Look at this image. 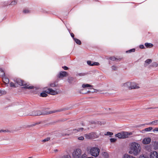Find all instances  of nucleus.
<instances>
[{
	"label": "nucleus",
	"mask_w": 158,
	"mask_h": 158,
	"mask_svg": "<svg viewBox=\"0 0 158 158\" xmlns=\"http://www.w3.org/2000/svg\"><path fill=\"white\" fill-rule=\"evenodd\" d=\"M130 150L129 153L136 156L138 155L141 152V148L139 144L135 142H132L129 144Z\"/></svg>",
	"instance_id": "obj_1"
},
{
	"label": "nucleus",
	"mask_w": 158,
	"mask_h": 158,
	"mask_svg": "<svg viewBox=\"0 0 158 158\" xmlns=\"http://www.w3.org/2000/svg\"><path fill=\"white\" fill-rule=\"evenodd\" d=\"M86 150L91 156L95 157L98 156L100 152V150L98 148L91 146L88 147L86 148Z\"/></svg>",
	"instance_id": "obj_2"
},
{
	"label": "nucleus",
	"mask_w": 158,
	"mask_h": 158,
	"mask_svg": "<svg viewBox=\"0 0 158 158\" xmlns=\"http://www.w3.org/2000/svg\"><path fill=\"white\" fill-rule=\"evenodd\" d=\"M73 158H85L87 155L85 153L82 154L81 150L80 148L74 149L72 153Z\"/></svg>",
	"instance_id": "obj_3"
},
{
	"label": "nucleus",
	"mask_w": 158,
	"mask_h": 158,
	"mask_svg": "<svg viewBox=\"0 0 158 158\" xmlns=\"http://www.w3.org/2000/svg\"><path fill=\"white\" fill-rule=\"evenodd\" d=\"M14 81L20 85L23 86V88L29 89L34 88L33 86L30 85L29 84L26 83L24 81L18 78L15 79Z\"/></svg>",
	"instance_id": "obj_4"
},
{
	"label": "nucleus",
	"mask_w": 158,
	"mask_h": 158,
	"mask_svg": "<svg viewBox=\"0 0 158 158\" xmlns=\"http://www.w3.org/2000/svg\"><path fill=\"white\" fill-rule=\"evenodd\" d=\"M122 86L125 88H127L129 89H137L139 88L138 84L133 82H127L124 83Z\"/></svg>",
	"instance_id": "obj_5"
},
{
	"label": "nucleus",
	"mask_w": 158,
	"mask_h": 158,
	"mask_svg": "<svg viewBox=\"0 0 158 158\" xmlns=\"http://www.w3.org/2000/svg\"><path fill=\"white\" fill-rule=\"evenodd\" d=\"M131 132H128L126 131L121 132L115 135V136L120 139H125L128 138L129 136L131 135Z\"/></svg>",
	"instance_id": "obj_6"
},
{
	"label": "nucleus",
	"mask_w": 158,
	"mask_h": 158,
	"mask_svg": "<svg viewBox=\"0 0 158 158\" xmlns=\"http://www.w3.org/2000/svg\"><path fill=\"white\" fill-rule=\"evenodd\" d=\"M54 112L53 111H50L45 114H43L39 110H34L32 111L31 113H30V115L32 116H36L41 115L49 114Z\"/></svg>",
	"instance_id": "obj_7"
},
{
	"label": "nucleus",
	"mask_w": 158,
	"mask_h": 158,
	"mask_svg": "<svg viewBox=\"0 0 158 158\" xmlns=\"http://www.w3.org/2000/svg\"><path fill=\"white\" fill-rule=\"evenodd\" d=\"M84 136L87 139H91L98 137V136L96 135V133L95 132H91L85 134Z\"/></svg>",
	"instance_id": "obj_8"
},
{
	"label": "nucleus",
	"mask_w": 158,
	"mask_h": 158,
	"mask_svg": "<svg viewBox=\"0 0 158 158\" xmlns=\"http://www.w3.org/2000/svg\"><path fill=\"white\" fill-rule=\"evenodd\" d=\"M93 87V86L90 84L85 83L83 84L82 85V87L83 89L81 90L80 93H83L81 91L83 90H87L88 89H91V88Z\"/></svg>",
	"instance_id": "obj_9"
},
{
	"label": "nucleus",
	"mask_w": 158,
	"mask_h": 158,
	"mask_svg": "<svg viewBox=\"0 0 158 158\" xmlns=\"http://www.w3.org/2000/svg\"><path fill=\"white\" fill-rule=\"evenodd\" d=\"M46 93L53 95H55L59 93L56 90H53L51 88H48L46 91Z\"/></svg>",
	"instance_id": "obj_10"
},
{
	"label": "nucleus",
	"mask_w": 158,
	"mask_h": 158,
	"mask_svg": "<svg viewBox=\"0 0 158 158\" xmlns=\"http://www.w3.org/2000/svg\"><path fill=\"white\" fill-rule=\"evenodd\" d=\"M151 141V139L149 137H146L144 138L142 141V143L144 144H149Z\"/></svg>",
	"instance_id": "obj_11"
},
{
	"label": "nucleus",
	"mask_w": 158,
	"mask_h": 158,
	"mask_svg": "<svg viewBox=\"0 0 158 158\" xmlns=\"http://www.w3.org/2000/svg\"><path fill=\"white\" fill-rule=\"evenodd\" d=\"M150 158H158V153L156 151L151 152L150 154Z\"/></svg>",
	"instance_id": "obj_12"
},
{
	"label": "nucleus",
	"mask_w": 158,
	"mask_h": 158,
	"mask_svg": "<svg viewBox=\"0 0 158 158\" xmlns=\"http://www.w3.org/2000/svg\"><path fill=\"white\" fill-rule=\"evenodd\" d=\"M68 75V74L67 72L65 71H61L58 77L59 78H63L64 77H66Z\"/></svg>",
	"instance_id": "obj_13"
},
{
	"label": "nucleus",
	"mask_w": 158,
	"mask_h": 158,
	"mask_svg": "<svg viewBox=\"0 0 158 158\" xmlns=\"http://www.w3.org/2000/svg\"><path fill=\"white\" fill-rule=\"evenodd\" d=\"M84 128L82 127L78 128V129H74L72 130L71 134L76 133L79 131H84Z\"/></svg>",
	"instance_id": "obj_14"
},
{
	"label": "nucleus",
	"mask_w": 158,
	"mask_h": 158,
	"mask_svg": "<svg viewBox=\"0 0 158 158\" xmlns=\"http://www.w3.org/2000/svg\"><path fill=\"white\" fill-rule=\"evenodd\" d=\"M152 62V60L151 59H148L146 60L145 62L144 63V67H147L148 66L149 64L151 63Z\"/></svg>",
	"instance_id": "obj_15"
},
{
	"label": "nucleus",
	"mask_w": 158,
	"mask_h": 158,
	"mask_svg": "<svg viewBox=\"0 0 158 158\" xmlns=\"http://www.w3.org/2000/svg\"><path fill=\"white\" fill-rule=\"evenodd\" d=\"M123 158H136L135 157L130 155L128 154H125L124 155Z\"/></svg>",
	"instance_id": "obj_16"
},
{
	"label": "nucleus",
	"mask_w": 158,
	"mask_h": 158,
	"mask_svg": "<svg viewBox=\"0 0 158 158\" xmlns=\"http://www.w3.org/2000/svg\"><path fill=\"white\" fill-rule=\"evenodd\" d=\"M102 155L105 158H108L109 157V155L108 153L105 152H102Z\"/></svg>",
	"instance_id": "obj_17"
},
{
	"label": "nucleus",
	"mask_w": 158,
	"mask_h": 158,
	"mask_svg": "<svg viewBox=\"0 0 158 158\" xmlns=\"http://www.w3.org/2000/svg\"><path fill=\"white\" fill-rule=\"evenodd\" d=\"M145 45L147 48H151L153 46L152 44L151 43H145Z\"/></svg>",
	"instance_id": "obj_18"
},
{
	"label": "nucleus",
	"mask_w": 158,
	"mask_h": 158,
	"mask_svg": "<svg viewBox=\"0 0 158 158\" xmlns=\"http://www.w3.org/2000/svg\"><path fill=\"white\" fill-rule=\"evenodd\" d=\"M90 89L91 90V91L88 90L87 91V93H86L88 94V93H90V92H92V93L97 92L98 91V90H97L96 89H93V88H91V89Z\"/></svg>",
	"instance_id": "obj_19"
},
{
	"label": "nucleus",
	"mask_w": 158,
	"mask_h": 158,
	"mask_svg": "<svg viewBox=\"0 0 158 158\" xmlns=\"http://www.w3.org/2000/svg\"><path fill=\"white\" fill-rule=\"evenodd\" d=\"M74 40L76 42V43H77L78 44H81V41L78 39L74 38Z\"/></svg>",
	"instance_id": "obj_20"
},
{
	"label": "nucleus",
	"mask_w": 158,
	"mask_h": 158,
	"mask_svg": "<svg viewBox=\"0 0 158 158\" xmlns=\"http://www.w3.org/2000/svg\"><path fill=\"white\" fill-rule=\"evenodd\" d=\"M148 124V125H150V124H152L154 125H157V120H155L154 121H153L151 123Z\"/></svg>",
	"instance_id": "obj_21"
},
{
	"label": "nucleus",
	"mask_w": 158,
	"mask_h": 158,
	"mask_svg": "<svg viewBox=\"0 0 158 158\" xmlns=\"http://www.w3.org/2000/svg\"><path fill=\"white\" fill-rule=\"evenodd\" d=\"M158 66V64L156 62H153L151 65L150 66V67H156Z\"/></svg>",
	"instance_id": "obj_22"
},
{
	"label": "nucleus",
	"mask_w": 158,
	"mask_h": 158,
	"mask_svg": "<svg viewBox=\"0 0 158 158\" xmlns=\"http://www.w3.org/2000/svg\"><path fill=\"white\" fill-rule=\"evenodd\" d=\"M109 59L111 60L114 61V60H120L121 59H118L117 58H116L114 57H111L109 58Z\"/></svg>",
	"instance_id": "obj_23"
},
{
	"label": "nucleus",
	"mask_w": 158,
	"mask_h": 158,
	"mask_svg": "<svg viewBox=\"0 0 158 158\" xmlns=\"http://www.w3.org/2000/svg\"><path fill=\"white\" fill-rule=\"evenodd\" d=\"M46 92H42L40 94V96L42 97H46L48 96V94Z\"/></svg>",
	"instance_id": "obj_24"
},
{
	"label": "nucleus",
	"mask_w": 158,
	"mask_h": 158,
	"mask_svg": "<svg viewBox=\"0 0 158 158\" xmlns=\"http://www.w3.org/2000/svg\"><path fill=\"white\" fill-rule=\"evenodd\" d=\"M61 158H72L71 156L69 155H64L63 156H62Z\"/></svg>",
	"instance_id": "obj_25"
},
{
	"label": "nucleus",
	"mask_w": 158,
	"mask_h": 158,
	"mask_svg": "<svg viewBox=\"0 0 158 158\" xmlns=\"http://www.w3.org/2000/svg\"><path fill=\"white\" fill-rule=\"evenodd\" d=\"M0 75L4 77L5 76V73L3 72V70L2 69H0Z\"/></svg>",
	"instance_id": "obj_26"
},
{
	"label": "nucleus",
	"mask_w": 158,
	"mask_h": 158,
	"mask_svg": "<svg viewBox=\"0 0 158 158\" xmlns=\"http://www.w3.org/2000/svg\"><path fill=\"white\" fill-rule=\"evenodd\" d=\"M152 129V127H149L148 128H146L144 129V130L145 131H151Z\"/></svg>",
	"instance_id": "obj_27"
},
{
	"label": "nucleus",
	"mask_w": 158,
	"mask_h": 158,
	"mask_svg": "<svg viewBox=\"0 0 158 158\" xmlns=\"http://www.w3.org/2000/svg\"><path fill=\"white\" fill-rule=\"evenodd\" d=\"M73 77H69L68 78V81L69 82L71 83L72 81H73Z\"/></svg>",
	"instance_id": "obj_28"
},
{
	"label": "nucleus",
	"mask_w": 158,
	"mask_h": 158,
	"mask_svg": "<svg viewBox=\"0 0 158 158\" xmlns=\"http://www.w3.org/2000/svg\"><path fill=\"white\" fill-rule=\"evenodd\" d=\"M135 49L133 48L126 52V53H131V52H134L135 51Z\"/></svg>",
	"instance_id": "obj_29"
},
{
	"label": "nucleus",
	"mask_w": 158,
	"mask_h": 158,
	"mask_svg": "<svg viewBox=\"0 0 158 158\" xmlns=\"http://www.w3.org/2000/svg\"><path fill=\"white\" fill-rule=\"evenodd\" d=\"M113 135V133H112L111 132H110L109 131L107 132L106 134H105V135H110V136H111V135Z\"/></svg>",
	"instance_id": "obj_30"
},
{
	"label": "nucleus",
	"mask_w": 158,
	"mask_h": 158,
	"mask_svg": "<svg viewBox=\"0 0 158 158\" xmlns=\"http://www.w3.org/2000/svg\"><path fill=\"white\" fill-rule=\"evenodd\" d=\"M50 139V138L49 137H48L42 140V142H45L46 141H49Z\"/></svg>",
	"instance_id": "obj_31"
},
{
	"label": "nucleus",
	"mask_w": 158,
	"mask_h": 158,
	"mask_svg": "<svg viewBox=\"0 0 158 158\" xmlns=\"http://www.w3.org/2000/svg\"><path fill=\"white\" fill-rule=\"evenodd\" d=\"M139 158H148L146 155H142L140 156Z\"/></svg>",
	"instance_id": "obj_32"
},
{
	"label": "nucleus",
	"mask_w": 158,
	"mask_h": 158,
	"mask_svg": "<svg viewBox=\"0 0 158 158\" xmlns=\"http://www.w3.org/2000/svg\"><path fill=\"white\" fill-rule=\"evenodd\" d=\"M17 2L15 1H12L10 4L11 5H14L17 4Z\"/></svg>",
	"instance_id": "obj_33"
},
{
	"label": "nucleus",
	"mask_w": 158,
	"mask_h": 158,
	"mask_svg": "<svg viewBox=\"0 0 158 158\" xmlns=\"http://www.w3.org/2000/svg\"><path fill=\"white\" fill-rule=\"evenodd\" d=\"M49 86L51 87H54L56 86V85L55 83H51L50 84Z\"/></svg>",
	"instance_id": "obj_34"
},
{
	"label": "nucleus",
	"mask_w": 158,
	"mask_h": 158,
	"mask_svg": "<svg viewBox=\"0 0 158 158\" xmlns=\"http://www.w3.org/2000/svg\"><path fill=\"white\" fill-rule=\"evenodd\" d=\"M10 86L11 87H16L15 84L12 82H11L10 83Z\"/></svg>",
	"instance_id": "obj_35"
},
{
	"label": "nucleus",
	"mask_w": 158,
	"mask_h": 158,
	"mask_svg": "<svg viewBox=\"0 0 158 158\" xmlns=\"http://www.w3.org/2000/svg\"><path fill=\"white\" fill-rule=\"evenodd\" d=\"M110 140L111 142L114 143L116 141V139L114 138H111L110 139Z\"/></svg>",
	"instance_id": "obj_36"
},
{
	"label": "nucleus",
	"mask_w": 158,
	"mask_h": 158,
	"mask_svg": "<svg viewBox=\"0 0 158 158\" xmlns=\"http://www.w3.org/2000/svg\"><path fill=\"white\" fill-rule=\"evenodd\" d=\"M84 139V137L82 136H81L78 138V139L79 140H83Z\"/></svg>",
	"instance_id": "obj_37"
},
{
	"label": "nucleus",
	"mask_w": 158,
	"mask_h": 158,
	"mask_svg": "<svg viewBox=\"0 0 158 158\" xmlns=\"http://www.w3.org/2000/svg\"><path fill=\"white\" fill-rule=\"evenodd\" d=\"M98 124H99L100 125H102L105 124L106 123L105 122H98Z\"/></svg>",
	"instance_id": "obj_38"
},
{
	"label": "nucleus",
	"mask_w": 158,
	"mask_h": 158,
	"mask_svg": "<svg viewBox=\"0 0 158 158\" xmlns=\"http://www.w3.org/2000/svg\"><path fill=\"white\" fill-rule=\"evenodd\" d=\"M30 12V11L28 10H23V12L24 13H27Z\"/></svg>",
	"instance_id": "obj_39"
},
{
	"label": "nucleus",
	"mask_w": 158,
	"mask_h": 158,
	"mask_svg": "<svg viewBox=\"0 0 158 158\" xmlns=\"http://www.w3.org/2000/svg\"><path fill=\"white\" fill-rule=\"evenodd\" d=\"M112 68L113 70H117V68L115 66H113L112 67Z\"/></svg>",
	"instance_id": "obj_40"
},
{
	"label": "nucleus",
	"mask_w": 158,
	"mask_h": 158,
	"mask_svg": "<svg viewBox=\"0 0 158 158\" xmlns=\"http://www.w3.org/2000/svg\"><path fill=\"white\" fill-rule=\"evenodd\" d=\"M4 81L6 83H8L9 82V81L8 79L5 78L4 79Z\"/></svg>",
	"instance_id": "obj_41"
},
{
	"label": "nucleus",
	"mask_w": 158,
	"mask_h": 158,
	"mask_svg": "<svg viewBox=\"0 0 158 158\" xmlns=\"http://www.w3.org/2000/svg\"><path fill=\"white\" fill-rule=\"evenodd\" d=\"M99 64L98 62H94L92 64V66L93 65H98Z\"/></svg>",
	"instance_id": "obj_42"
},
{
	"label": "nucleus",
	"mask_w": 158,
	"mask_h": 158,
	"mask_svg": "<svg viewBox=\"0 0 158 158\" xmlns=\"http://www.w3.org/2000/svg\"><path fill=\"white\" fill-rule=\"evenodd\" d=\"M87 63L88 65L92 66V64H91V61H88Z\"/></svg>",
	"instance_id": "obj_43"
},
{
	"label": "nucleus",
	"mask_w": 158,
	"mask_h": 158,
	"mask_svg": "<svg viewBox=\"0 0 158 158\" xmlns=\"http://www.w3.org/2000/svg\"><path fill=\"white\" fill-rule=\"evenodd\" d=\"M62 68H63L65 70H67L68 69V68L66 66H65L64 67H62Z\"/></svg>",
	"instance_id": "obj_44"
},
{
	"label": "nucleus",
	"mask_w": 158,
	"mask_h": 158,
	"mask_svg": "<svg viewBox=\"0 0 158 158\" xmlns=\"http://www.w3.org/2000/svg\"><path fill=\"white\" fill-rule=\"evenodd\" d=\"M78 75L79 76H84L85 74L84 73H80L78 74Z\"/></svg>",
	"instance_id": "obj_45"
},
{
	"label": "nucleus",
	"mask_w": 158,
	"mask_h": 158,
	"mask_svg": "<svg viewBox=\"0 0 158 158\" xmlns=\"http://www.w3.org/2000/svg\"><path fill=\"white\" fill-rule=\"evenodd\" d=\"M140 48L143 49L144 48V47L143 45H140L139 46Z\"/></svg>",
	"instance_id": "obj_46"
},
{
	"label": "nucleus",
	"mask_w": 158,
	"mask_h": 158,
	"mask_svg": "<svg viewBox=\"0 0 158 158\" xmlns=\"http://www.w3.org/2000/svg\"><path fill=\"white\" fill-rule=\"evenodd\" d=\"M153 132H155V131H158V128H155L153 130Z\"/></svg>",
	"instance_id": "obj_47"
},
{
	"label": "nucleus",
	"mask_w": 158,
	"mask_h": 158,
	"mask_svg": "<svg viewBox=\"0 0 158 158\" xmlns=\"http://www.w3.org/2000/svg\"><path fill=\"white\" fill-rule=\"evenodd\" d=\"M71 36L73 38V39H74V34L73 33H71Z\"/></svg>",
	"instance_id": "obj_48"
},
{
	"label": "nucleus",
	"mask_w": 158,
	"mask_h": 158,
	"mask_svg": "<svg viewBox=\"0 0 158 158\" xmlns=\"http://www.w3.org/2000/svg\"><path fill=\"white\" fill-rule=\"evenodd\" d=\"M69 135V134H64V133H62V135H63V136H64V135Z\"/></svg>",
	"instance_id": "obj_49"
},
{
	"label": "nucleus",
	"mask_w": 158,
	"mask_h": 158,
	"mask_svg": "<svg viewBox=\"0 0 158 158\" xmlns=\"http://www.w3.org/2000/svg\"><path fill=\"white\" fill-rule=\"evenodd\" d=\"M2 92L0 91V96L2 95Z\"/></svg>",
	"instance_id": "obj_50"
},
{
	"label": "nucleus",
	"mask_w": 158,
	"mask_h": 158,
	"mask_svg": "<svg viewBox=\"0 0 158 158\" xmlns=\"http://www.w3.org/2000/svg\"><path fill=\"white\" fill-rule=\"evenodd\" d=\"M54 151L55 152H57L58 151V150L57 149H55L54 150Z\"/></svg>",
	"instance_id": "obj_51"
},
{
	"label": "nucleus",
	"mask_w": 158,
	"mask_h": 158,
	"mask_svg": "<svg viewBox=\"0 0 158 158\" xmlns=\"http://www.w3.org/2000/svg\"><path fill=\"white\" fill-rule=\"evenodd\" d=\"M157 120V125H158V120Z\"/></svg>",
	"instance_id": "obj_52"
}]
</instances>
